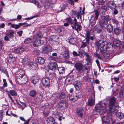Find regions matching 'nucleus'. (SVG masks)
I'll use <instances>...</instances> for the list:
<instances>
[{
  "instance_id": "nucleus-1",
  "label": "nucleus",
  "mask_w": 124,
  "mask_h": 124,
  "mask_svg": "<svg viewBox=\"0 0 124 124\" xmlns=\"http://www.w3.org/2000/svg\"><path fill=\"white\" fill-rule=\"evenodd\" d=\"M95 45L98 48H100V52L103 54L106 52L108 48L112 47V45L110 43H106L102 40L97 41Z\"/></svg>"
},
{
  "instance_id": "nucleus-2",
  "label": "nucleus",
  "mask_w": 124,
  "mask_h": 124,
  "mask_svg": "<svg viewBox=\"0 0 124 124\" xmlns=\"http://www.w3.org/2000/svg\"><path fill=\"white\" fill-rule=\"evenodd\" d=\"M107 108L105 103L98 104L95 106V109L93 110V113L94 115L100 114L102 111H105Z\"/></svg>"
},
{
  "instance_id": "nucleus-3",
  "label": "nucleus",
  "mask_w": 124,
  "mask_h": 124,
  "mask_svg": "<svg viewBox=\"0 0 124 124\" xmlns=\"http://www.w3.org/2000/svg\"><path fill=\"white\" fill-rule=\"evenodd\" d=\"M36 40L33 42V45L34 46L36 47L42 45L44 42L42 40V36L40 34L38 33L34 37Z\"/></svg>"
},
{
  "instance_id": "nucleus-4",
  "label": "nucleus",
  "mask_w": 124,
  "mask_h": 124,
  "mask_svg": "<svg viewBox=\"0 0 124 124\" xmlns=\"http://www.w3.org/2000/svg\"><path fill=\"white\" fill-rule=\"evenodd\" d=\"M116 99L114 97H112L110 99L109 102L108 107L109 110L111 112H115V110L113 109L114 104L116 102Z\"/></svg>"
},
{
  "instance_id": "nucleus-5",
  "label": "nucleus",
  "mask_w": 124,
  "mask_h": 124,
  "mask_svg": "<svg viewBox=\"0 0 124 124\" xmlns=\"http://www.w3.org/2000/svg\"><path fill=\"white\" fill-rule=\"evenodd\" d=\"M42 82L44 86L48 87L50 86V80L48 77L43 78L42 79Z\"/></svg>"
},
{
  "instance_id": "nucleus-6",
  "label": "nucleus",
  "mask_w": 124,
  "mask_h": 124,
  "mask_svg": "<svg viewBox=\"0 0 124 124\" xmlns=\"http://www.w3.org/2000/svg\"><path fill=\"white\" fill-rule=\"evenodd\" d=\"M6 93L8 96L10 98L11 101L14 102V101L11 95L13 96H16L17 95V93L14 90H10L9 91H7Z\"/></svg>"
},
{
  "instance_id": "nucleus-7",
  "label": "nucleus",
  "mask_w": 124,
  "mask_h": 124,
  "mask_svg": "<svg viewBox=\"0 0 124 124\" xmlns=\"http://www.w3.org/2000/svg\"><path fill=\"white\" fill-rule=\"evenodd\" d=\"M58 108L61 110H64L68 106L67 102L62 101L59 103Z\"/></svg>"
},
{
  "instance_id": "nucleus-8",
  "label": "nucleus",
  "mask_w": 124,
  "mask_h": 124,
  "mask_svg": "<svg viewBox=\"0 0 124 124\" xmlns=\"http://www.w3.org/2000/svg\"><path fill=\"white\" fill-rule=\"evenodd\" d=\"M73 85L76 90L79 91L82 88L81 83L80 81H75L73 83Z\"/></svg>"
},
{
  "instance_id": "nucleus-9",
  "label": "nucleus",
  "mask_w": 124,
  "mask_h": 124,
  "mask_svg": "<svg viewBox=\"0 0 124 124\" xmlns=\"http://www.w3.org/2000/svg\"><path fill=\"white\" fill-rule=\"evenodd\" d=\"M75 68L79 72L82 70L83 69V65L80 62H77L74 65Z\"/></svg>"
},
{
  "instance_id": "nucleus-10",
  "label": "nucleus",
  "mask_w": 124,
  "mask_h": 124,
  "mask_svg": "<svg viewBox=\"0 0 124 124\" xmlns=\"http://www.w3.org/2000/svg\"><path fill=\"white\" fill-rule=\"evenodd\" d=\"M39 78L38 76L36 75L32 76L31 79V81L32 83L34 85L38 83L39 80Z\"/></svg>"
},
{
  "instance_id": "nucleus-11",
  "label": "nucleus",
  "mask_w": 124,
  "mask_h": 124,
  "mask_svg": "<svg viewBox=\"0 0 124 124\" xmlns=\"http://www.w3.org/2000/svg\"><path fill=\"white\" fill-rule=\"evenodd\" d=\"M84 110L82 107H79L76 109V113L78 116L79 117L82 118L83 115Z\"/></svg>"
},
{
  "instance_id": "nucleus-12",
  "label": "nucleus",
  "mask_w": 124,
  "mask_h": 124,
  "mask_svg": "<svg viewBox=\"0 0 124 124\" xmlns=\"http://www.w3.org/2000/svg\"><path fill=\"white\" fill-rule=\"evenodd\" d=\"M49 68L51 70H55L57 68V65L55 62L49 63L48 64Z\"/></svg>"
},
{
  "instance_id": "nucleus-13",
  "label": "nucleus",
  "mask_w": 124,
  "mask_h": 124,
  "mask_svg": "<svg viewBox=\"0 0 124 124\" xmlns=\"http://www.w3.org/2000/svg\"><path fill=\"white\" fill-rule=\"evenodd\" d=\"M52 48L49 45L46 46L43 49V52L45 54H47L51 52Z\"/></svg>"
},
{
  "instance_id": "nucleus-14",
  "label": "nucleus",
  "mask_w": 124,
  "mask_h": 124,
  "mask_svg": "<svg viewBox=\"0 0 124 124\" xmlns=\"http://www.w3.org/2000/svg\"><path fill=\"white\" fill-rule=\"evenodd\" d=\"M78 98V95L77 94L74 95L72 94L69 96V99L71 101L75 102L77 101Z\"/></svg>"
},
{
  "instance_id": "nucleus-15",
  "label": "nucleus",
  "mask_w": 124,
  "mask_h": 124,
  "mask_svg": "<svg viewBox=\"0 0 124 124\" xmlns=\"http://www.w3.org/2000/svg\"><path fill=\"white\" fill-rule=\"evenodd\" d=\"M18 81L20 83L21 82V84H23L26 83L28 80V78L26 76H24L22 77L19 78H18Z\"/></svg>"
},
{
  "instance_id": "nucleus-16",
  "label": "nucleus",
  "mask_w": 124,
  "mask_h": 124,
  "mask_svg": "<svg viewBox=\"0 0 124 124\" xmlns=\"http://www.w3.org/2000/svg\"><path fill=\"white\" fill-rule=\"evenodd\" d=\"M94 12V14L92 16L91 20H96L98 19L99 16L98 11L96 10Z\"/></svg>"
},
{
  "instance_id": "nucleus-17",
  "label": "nucleus",
  "mask_w": 124,
  "mask_h": 124,
  "mask_svg": "<svg viewBox=\"0 0 124 124\" xmlns=\"http://www.w3.org/2000/svg\"><path fill=\"white\" fill-rule=\"evenodd\" d=\"M25 24V23H20L18 24H11V26L12 28H15V29H16L19 28L20 26L24 25Z\"/></svg>"
},
{
  "instance_id": "nucleus-18",
  "label": "nucleus",
  "mask_w": 124,
  "mask_h": 124,
  "mask_svg": "<svg viewBox=\"0 0 124 124\" xmlns=\"http://www.w3.org/2000/svg\"><path fill=\"white\" fill-rule=\"evenodd\" d=\"M102 124H109V120L107 116H103L102 119Z\"/></svg>"
},
{
  "instance_id": "nucleus-19",
  "label": "nucleus",
  "mask_w": 124,
  "mask_h": 124,
  "mask_svg": "<svg viewBox=\"0 0 124 124\" xmlns=\"http://www.w3.org/2000/svg\"><path fill=\"white\" fill-rule=\"evenodd\" d=\"M77 23L76 24H74V26H72L73 29L75 30L78 33V30L80 31L82 28V26L80 24Z\"/></svg>"
},
{
  "instance_id": "nucleus-20",
  "label": "nucleus",
  "mask_w": 124,
  "mask_h": 124,
  "mask_svg": "<svg viewBox=\"0 0 124 124\" xmlns=\"http://www.w3.org/2000/svg\"><path fill=\"white\" fill-rule=\"evenodd\" d=\"M46 122L48 124H54L55 122V120L53 117L49 116L47 118Z\"/></svg>"
},
{
  "instance_id": "nucleus-21",
  "label": "nucleus",
  "mask_w": 124,
  "mask_h": 124,
  "mask_svg": "<svg viewBox=\"0 0 124 124\" xmlns=\"http://www.w3.org/2000/svg\"><path fill=\"white\" fill-rule=\"evenodd\" d=\"M29 66L32 69H36L38 66L37 64L35 62H30L29 65Z\"/></svg>"
},
{
  "instance_id": "nucleus-22",
  "label": "nucleus",
  "mask_w": 124,
  "mask_h": 124,
  "mask_svg": "<svg viewBox=\"0 0 124 124\" xmlns=\"http://www.w3.org/2000/svg\"><path fill=\"white\" fill-rule=\"evenodd\" d=\"M63 58L65 59H67L69 57V53L67 51H64L61 53Z\"/></svg>"
},
{
  "instance_id": "nucleus-23",
  "label": "nucleus",
  "mask_w": 124,
  "mask_h": 124,
  "mask_svg": "<svg viewBox=\"0 0 124 124\" xmlns=\"http://www.w3.org/2000/svg\"><path fill=\"white\" fill-rule=\"evenodd\" d=\"M106 28L107 31L109 33L112 32L113 31V27L111 24H107V25Z\"/></svg>"
},
{
  "instance_id": "nucleus-24",
  "label": "nucleus",
  "mask_w": 124,
  "mask_h": 124,
  "mask_svg": "<svg viewBox=\"0 0 124 124\" xmlns=\"http://www.w3.org/2000/svg\"><path fill=\"white\" fill-rule=\"evenodd\" d=\"M108 5L109 8L111 9L115 8L116 4L115 3L112 1H109L108 3Z\"/></svg>"
},
{
  "instance_id": "nucleus-25",
  "label": "nucleus",
  "mask_w": 124,
  "mask_h": 124,
  "mask_svg": "<svg viewBox=\"0 0 124 124\" xmlns=\"http://www.w3.org/2000/svg\"><path fill=\"white\" fill-rule=\"evenodd\" d=\"M18 75L19 78L22 77L24 76H26L24 71L22 70H19L18 72Z\"/></svg>"
},
{
  "instance_id": "nucleus-26",
  "label": "nucleus",
  "mask_w": 124,
  "mask_h": 124,
  "mask_svg": "<svg viewBox=\"0 0 124 124\" xmlns=\"http://www.w3.org/2000/svg\"><path fill=\"white\" fill-rule=\"evenodd\" d=\"M94 100L91 97L89 98L87 104V105L89 106H92L94 104Z\"/></svg>"
},
{
  "instance_id": "nucleus-27",
  "label": "nucleus",
  "mask_w": 124,
  "mask_h": 124,
  "mask_svg": "<svg viewBox=\"0 0 124 124\" xmlns=\"http://www.w3.org/2000/svg\"><path fill=\"white\" fill-rule=\"evenodd\" d=\"M67 98V96L65 93L64 92L61 93L59 96V98L61 100H65Z\"/></svg>"
},
{
  "instance_id": "nucleus-28",
  "label": "nucleus",
  "mask_w": 124,
  "mask_h": 124,
  "mask_svg": "<svg viewBox=\"0 0 124 124\" xmlns=\"http://www.w3.org/2000/svg\"><path fill=\"white\" fill-rule=\"evenodd\" d=\"M69 42V43L72 44H74L76 42V39L72 37H70L68 38Z\"/></svg>"
},
{
  "instance_id": "nucleus-29",
  "label": "nucleus",
  "mask_w": 124,
  "mask_h": 124,
  "mask_svg": "<svg viewBox=\"0 0 124 124\" xmlns=\"http://www.w3.org/2000/svg\"><path fill=\"white\" fill-rule=\"evenodd\" d=\"M37 94V91L35 90H31L29 92V95L32 97H34Z\"/></svg>"
},
{
  "instance_id": "nucleus-30",
  "label": "nucleus",
  "mask_w": 124,
  "mask_h": 124,
  "mask_svg": "<svg viewBox=\"0 0 124 124\" xmlns=\"http://www.w3.org/2000/svg\"><path fill=\"white\" fill-rule=\"evenodd\" d=\"M93 31V32L95 31H97V32L99 33L101 32L102 29L100 27L95 26L92 29Z\"/></svg>"
},
{
  "instance_id": "nucleus-31",
  "label": "nucleus",
  "mask_w": 124,
  "mask_h": 124,
  "mask_svg": "<svg viewBox=\"0 0 124 124\" xmlns=\"http://www.w3.org/2000/svg\"><path fill=\"white\" fill-rule=\"evenodd\" d=\"M84 54L86 56L85 59L87 61L91 62L92 58L91 56L86 53H84Z\"/></svg>"
},
{
  "instance_id": "nucleus-32",
  "label": "nucleus",
  "mask_w": 124,
  "mask_h": 124,
  "mask_svg": "<svg viewBox=\"0 0 124 124\" xmlns=\"http://www.w3.org/2000/svg\"><path fill=\"white\" fill-rule=\"evenodd\" d=\"M36 61L40 64H43L44 63L45 60L44 58L41 57H38L37 58Z\"/></svg>"
},
{
  "instance_id": "nucleus-33",
  "label": "nucleus",
  "mask_w": 124,
  "mask_h": 124,
  "mask_svg": "<svg viewBox=\"0 0 124 124\" xmlns=\"http://www.w3.org/2000/svg\"><path fill=\"white\" fill-rule=\"evenodd\" d=\"M14 33V31L12 30H9L8 31L6 35L8 36L9 38H12L13 36Z\"/></svg>"
},
{
  "instance_id": "nucleus-34",
  "label": "nucleus",
  "mask_w": 124,
  "mask_h": 124,
  "mask_svg": "<svg viewBox=\"0 0 124 124\" xmlns=\"http://www.w3.org/2000/svg\"><path fill=\"white\" fill-rule=\"evenodd\" d=\"M107 10V7L105 6H103L101 8L100 11V12L103 15L104 14L105 12Z\"/></svg>"
},
{
  "instance_id": "nucleus-35",
  "label": "nucleus",
  "mask_w": 124,
  "mask_h": 124,
  "mask_svg": "<svg viewBox=\"0 0 124 124\" xmlns=\"http://www.w3.org/2000/svg\"><path fill=\"white\" fill-rule=\"evenodd\" d=\"M15 58L13 57L12 55L11 54H9L8 58V61L10 63L13 62L15 61Z\"/></svg>"
},
{
  "instance_id": "nucleus-36",
  "label": "nucleus",
  "mask_w": 124,
  "mask_h": 124,
  "mask_svg": "<svg viewBox=\"0 0 124 124\" xmlns=\"http://www.w3.org/2000/svg\"><path fill=\"white\" fill-rule=\"evenodd\" d=\"M22 62L24 64L26 63L29 61V57L27 56H25L24 58H22Z\"/></svg>"
},
{
  "instance_id": "nucleus-37",
  "label": "nucleus",
  "mask_w": 124,
  "mask_h": 124,
  "mask_svg": "<svg viewBox=\"0 0 124 124\" xmlns=\"http://www.w3.org/2000/svg\"><path fill=\"white\" fill-rule=\"evenodd\" d=\"M114 32L116 35H119L122 32L121 30L118 27L114 28Z\"/></svg>"
},
{
  "instance_id": "nucleus-38",
  "label": "nucleus",
  "mask_w": 124,
  "mask_h": 124,
  "mask_svg": "<svg viewBox=\"0 0 124 124\" xmlns=\"http://www.w3.org/2000/svg\"><path fill=\"white\" fill-rule=\"evenodd\" d=\"M116 115L117 117L120 119H121L123 118L124 116V114L121 112H117L116 113Z\"/></svg>"
},
{
  "instance_id": "nucleus-39",
  "label": "nucleus",
  "mask_w": 124,
  "mask_h": 124,
  "mask_svg": "<svg viewBox=\"0 0 124 124\" xmlns=\"http://www.w3.org/2000/svg\"><path fill=\"white\" fill-rule=\"evenodd\" d=\"M59 74H62L64 72L65 68L63 67H60L58 68Z\"/></svg>"
},
{
  "instance_id": "nucleus-40",
  "label": "nucleus",
  "mask_w": 124,
  "mask_h": 124,
  "mask_svg": "<svg viewBox=\"0 0 124 124\" xmlns=\"http://www.w3.org/2000/svg\"><path fill=\"white\" fill-rule=\"evenodd\" d=\"M71 13L72 15L75 16L77 15H81V12L80 11L77 12L75 11H71Z\"/></svg>"
},
{
  "instance_id": "nucleus-41",
  "label": "nucleus",
  "mask_w": 124,
  "mask_h": 124,
  "mask_svg": "<svg viewBox=\"0 0 124 124\" xmlns=\"http://www.w3.org/2000/svg\"><path fill=\"white\" fill-rule=\"evenodd\" d=\"M101 22L102 23H106L107 22L106 17L104 16H102L100 20Z\"/></svg>"
},
{
  "instance_id": "nucleus-42",
  "label": "nucleus",
  "mask_w": 124,
  "mask_h": 124,
  "mask_svg": "<svg viewBox=\"0 0 124 124\" xmlns=\"http://www.w3.org/2000/svg\"><path fill=\"white\" fill-rule=\"evenodd\" d=\"M120 43V41L117 39L114 40L113 42V44L114 45L116 46H118L119 45Z\"/></svg>"
},
{
  "instance_id": "nucleus-43",
  "label": "nucleus",
  "mask_w": 124,
  "mask_h": 124,
  "mask_svg": "<svg viewBox=\"0 0 124 124\" xmlns=\"http://www.w3.org/2000/svg\"><path fill=\"white\" fill-rule=\"evenodd\" d=\"M67 5V3H65L64 4H63L61 8L60 9L58 10L57 11V12L58 13L61 12L64 10L66 8Z\"/></svg>"
},
{
  "instance_id": "nucleus-44",
  "label": "nucleus",
  "mask_w": 124,
  "mask_h": 124,
  "mask_svg": "<svg viewBox=\"0 0 124 124\" xmlns=\"http://www.w3.org/2000/svg\"><path fill=\"white\" fill-rule=\"evenodd\" d=\"M90 39V34L88 31H87L86 33V41L87 43L89 42Z\"/></svg>"
},
{
  "instance_id": "nucleus-45",
  "label": "nucleus",
  "mask_w": 124,
  "mask_h": 124,
  "mask_svg": "<svg viewBox=\"0 0 124 124\" xmlns=\"http://www.w3.org/2000/svg\"><path fill=\"white\" fill-rule=\"evenodd\" d=\"M32 41V39L31 38H28L25 39L24 42L25 44H27L31 42Z\"/></svg>"
},
{
  "instance_id": "nucleus-46",
  "label": "nucleus",
  "mask_w": 124,
  "mask_h": 124,
  "mask_svg": "<svg viewBox=\"0 0 124 124\" xmlns=\"http://www.w3.org/2000/svg\"><path fill=\"white\" fill-rule=\"evenodd\" d=\"M3 86H1V88L2 89H3L4 88L7 87V84L6 80L5 79H3Z\"/></svg>"
},
{
  "instance_id": "nucleus-47",
  "label": "nucleus",
  "mask_w": 124,
  "mask_h": 124,
  "mask_svg": "<svg viewBox=\"0 0 124 124\" xmlns=\"http://www.w3.org/2000/svg\"><path fill=\"white\" fill-rule=\"evenodd\" d=\"M30 2H31L34 3L38 7H39V3L38 1L36 0H30Z\"/></svg>"
},
{
  "instance_id": "nucleus-48",
  "label": "nucleus",
  "mask_w": 124,
  "mask_h": 124,
  "mask_svg": "<svg viewBox=\"0 0 124 124\" xmlns=\"http://www.w3.org/2000/svg\"><path fill=\"white\" fill-rule=\"evenodd\" d=\"M89 70V67L88 66L85 67V68L83 69L82 70L83 72L86 73H87L88 72Z\"/></svg>"
},
{
  "instance_id": "nucleus-49",
  "label": "nucleus",
  "mask_w": 124,
  "mask_h": 124,
  "mask_svg": "<svg viewBox=\"0 0 124 124\" xmlns=\"http://www.w3.org/2000/svg\"><path fill=\"white\" fill-rule=\"evenodd\" d=\"M121 97H124V90H121L119 93Z\"/></svg>"
},
{
  "instance_id": "nucleus-50",
  "label": "nucleus",
  "mask_w": 124,
  "mask_h": 124,
  "mask_svg": "<svg viewBox=\"0 0 124 124\" xmlns=\"http://www.w3.org/2000/svg\"><path fill=\"white\" fill-rule=\"evenodd\" d=\"M66 20L67 22L70 23L71 24L73 23V22L72 19L70 17L67 18L66 19Z\"/></svg>"
},
{
  "instance_id": "nucleus-51",
  "label": "nucleus",
  "mask_w": 124,
  "mask_h": 124,
  "mask_svg": "<svg viewBox=\"0 0 124 124\" xmlns=\"http://www.w3.org/2000/svg\"><path fill=\"white\" fill-rule=\"evenodd\" d=\"M87 46V45L85 42H83L82 43L81 47L84 48Z\"/></svg>"
},
{
  "instance_id": "nucleus-52",
  "label": "nucleus",
  "mask_w": 124,
  "mask_h": 124,
  "mask_svg": "<svg viewBox=\"0 0 124 124\" xmlns=\"http://www.w3.org/2000/svg\"><path fill=\"white\" fill-rule=\"evenodd\" d=\"M51 58L52 60L55 61H57L58 60V58L57 56H52Z\"/></svg>"
},
{
  "instance_id": "nucleus-53",
  "label": "nucleus",
  "mask_w": 124,
  "mask_h": 124,
  "mask_svg": "<svg viewBox=\"0 0 124 124\" xmlns=\"http://www.w3.org/2000/svg\"><path fill=\"white\" fill-rule=\"evenodd\" d=\"M8 36L7 35L4 37V40L7 41H9V38L8 37Z\"/></svg>"
},
{
  "instance_id": "nucleus-54",
  "label": "nucleus",
  "mask_w": 124,
  "mask_h": 124,
  "mask_svg": "<svg viewBox=\"0 0 124 124\" xmlns=\"http://www.w3.org/2000/svg\"><path fill=\"white\" fill-rule=\"evenodd\" d=\"M113 79H114V81L116 83L118 82L119 80V77H114Z\"/></svg>"
},
{
  "instance_id": "nucleus-55",
  "label": "nucleus",
  "mask_w": 124,
  "mask_h": 124,
  "mask_svg": "<svg viewBox=\"0 0 124 124\" xmlns=\"http://www.w3.org/2000/svg\"><path fill=\"white\" fill-rule=\"evenodd\" d=\"M23 32V31L22 30L19 31L17 32V34L20 37H21L22 35V34Z\"/></svg>"
},
{
  "instance_id": "nucleus-56",
  "label": "nucleus",
  "mask_w": 124,
  "mask_h": 124,
  "mask_svg": "<svg viewBox=\"0 0 124 124\" xmlns=\"http://www.w3.org/2000/svg\"><path fill=\"white\" fill-rule=\"evenodd\" d=\"M15 52L18 54H20V52H19V48L16 49L15 51Z\"/></svg>"
},
{
  "instance_id": "nucleus-57",
  "label": "nucleus",
  "mask_w": 124,
  "mask_h": 124,
  "mask_svg": "<svg viewBox=\"0 0 124 124\" xmlns=\"http://www.w3.org/2000/svg\"><path fill=\"white\" fill-rule=\"evenodd\" d=\"M105 16L106 17V20L107 21L111 20V17L110 16H109L107 15Z\"/></svg>"
},
{
  "instance_id": "nucleus-58",
  "label": "nucleus",
  "mask_w": 124,
  "mask_h": 124,
  "mask_svg": "<svg viewBox=\"0 0 124 124\" xmlns=\"http://www.w3.org/2000/svg\"><path fill=\"white\" fill-rule=\"evenodd\" d=\"M49 111H47L46 112L45 111L43 112V114L45 116H47L48 115V114H49Z\"/></svg>"
},
{
  "instance_id": "nucleus-59",
  "label": "nucleus",
  "mask_w": 124,
  "mask_h": 124,
  "mask_svg": "<svg viewBox=\"0 0 124 124\" xmlns=\"http://www.w3.org/2000/svg\"><path fill=\"white\" fill-rule=\"evenodd\" d=\"M19 52H20V53L23 52L24 51V49L23 47L19 48Z\"/></svg>"
},
{
  "instance_id": "nucleus-60",
  "label": "nucleus",
  "mask_w": 124,
  "mask_h": 124,
  "mask_svg": "<svg viewBox=\"0 0 124 124\" xmlns=\"http://www.w3.org/2000/svg\"><path fill=\"white\" fill-rule=\"evenodd\" d=\"M93 20H91V26H92L94 25L95 23V21L96 20H94L93 21H92Z\"/></svg>"
},
{
  "instance_id": "nucleus-61",
  "label": "nucleus",
  "mask_w": 124,
  "mask_h": 124,
  "mask_svg": "<svg viewBox=\"0 0 124 124\" xmlns=\"http://www.w3.org/2000/svg\"><path fill=\"white\" fill-rule=\"evenodd\" d=\"M5 26V24L4 23H3L0 24V28H3Z\"/></svg>"
},
{
  "instance_id": "nucleus-62",
  "label": "nucleus",
  "mask_w": 124,
  "mask_h": 124,
  "mask_svg": "<svg viewBox=\"0 0 124 124\" xmlns=\"http://www.w3.org/2000/svg\"><path fill=\"white\" fill-rule=\"evenodd\" d=\"M54 114L56 117H58L59 116L60 113L58 112H54Z\"/></svg>"
},
{
  "instance_id": "nucleus-63",
  "label": "nucleus",
  "mask_w": 124,
  "mask_h": 124,
  "mask_svg": "<svg viewBox=\"0 0 124 124\" xmlns=\"http://www.w3.org/2000/svg\"><path fill=\"white\" fill-rule=\"evenodd\" d=\"M22 18V16L20 15H19L17 16V19L18 20H20Z\"/></svg>"
},
{
  "instance_id": "nucleus-64",
  "label": "nucleus",
  "mask_w": 124,
  "mask_h": 124,
  "mask_svg": "<svg viewBox=\"0 0 124 124\" xmlns=\"http://www.w3.org/2000/svg\"><path fill=\"white\" fill-rule=\"evenodd\" d=\"M113 23H115L116 24H117L118 23V22L115 19H113Z\"/></svg>"
}]
</instances>
